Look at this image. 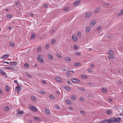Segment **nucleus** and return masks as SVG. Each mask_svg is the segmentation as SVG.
<instances>
[{
  "instance_id": "nucleus-1",
  "label": "nucleus",
  "mask_w": 123,
  "mask_h": 123,
  "mask_svg": "<svg viewBox=\"0 0 123 123\" xmlns=\"http://www.w3.org/2000/svg\"><path fill=\"white\" fill-rule=\"evenodd\" d=\"M110 118L111 123H119L121 120L120 118Z\"/></svg>"
},
{
  "instance_id": "nucleus-2",
  "label": "nucleus",
  "mask_w": 123,
  "mask_h": 123,
  "mask_svg": "<svg viewBox=\"0 0 123 123\" xmlns=\"http://www.w3.org/2000/svg\"><path fill=\"white\" fill-rule=\"evenodd\" d=\"M21 85L19 84H18L17 86L15 88L16 92L18 93L20 92L21 89Z\"/></svg>"
},
{
  "instance_id": "nucleus-3",
  "label": "nucleus",
  "mask_w": 123,
  "mask_h": 123,
  "mask_svg": "<svg viewBox=\"0 0 123 123\" xmlns=\"http://www.w3.org/2000/svg\"><path fill=\"white\" fill-rule=\"evenodd\" d=\"M43 56L41 55H38L37 56V60L40 63L43 62Z\"/></svg>"
},
{
  "instance_id": "nucleus-4",
  "label": "nucleus",
  "mask_w": 123,
  "mask_h": 123,
  "mask_svg": "<svg viewBox=\"0 0 123 123\" xmlns=\"http://www.w3.org/2000/svg\"><path fill=\"white\" fill-rule=\"evenodd\" d=\"M92 15V14L91 12H88L86 13L84 17L86 18H88L91 16Z\"/></svg>"
},
{
  "instance_id": "nucleus-5",
  "label": "nucleus",
  "mask_w": 123,
  "mask_h": 123,
  "mask_svg": "<svg viewBox=\"0 0 123 123\" xmlns=\"http://www.w3.org/2000/svg\"><path fill=\"white\" fill-rule=\"evenodd\" d=\"M9 64L10 66L12 67H14L17 65V63L16 62H9Z\"/></svg>"
},
{
  "instance_id": "nucleus-6",
  "label": "nucleus",
  "mask_w": 123,
  "mask_h": 123,
  "mask_svg": "<svg viewBox=\"0 0 123 123\" xmlns=\"http://www.w3.org/2000/svg\"><path fill=\"white\" fill-rule=\"evenodd\" d=\"M100 123H111L110 118L108 119L107 120L101 121Z\"/></svg>"
},
{
  "instance_id": "nucleus-7",
  "label": "nucleus",
  "mask_w": 123,
  "mask_h": 123,
  "mask_svg": "<svg viewBox=\"0 0 123 123\" xmlns=\"http://www.w3.org/2000/svg\"><path fill=\"white\" fill-rule=\"evenodd\" d=\"M72 81L74 83H78L80 81L78 79L74 78H72Z\"/></svg>"
},
{
  "instance_id": "nucleus-8",
  "label": "nucleus",
  "mask_w": 123,
  "mask_h": 123,
  "mask_svg": "<svg viewBox=\"0 0 123 123\" xmlns=\"http://www.w3.org/2000/svg\"><path fill=\"white\" fill-rule=\"evenodd\" d=\"M72 38L74 42H76L77 41V38L76 35H73Z\"/></svg>"
},
{
  "instance_id": "nucleus-9",
  "label": "nucleus",
  "mask_w": 123,
  "mask_h": 123,
  "mask_svg": "<svg viewBox=\"0 0 123 123\" xmlns=\"http://www.w3.org/2000/svg\"><path fill=\"white\" fill-rule=\"evenodd\" d=\"M30 109L33 111H35L36 112L37 111V110L36 108L34 106L32 105L30 107Z\"/></svg>"
},
{
  "instance_id": "nucleus-10",
  "label": "nucleus",
  "mask_w": 123,
  "mask_h": 123,
  "mask_svg": "<svg viewBox=\"0 0 123 123\" xmlns=\"http://www.w3.org/2000/svg\"><path fill=\"white\" fill-rule=\"evenodd\" d=\"M80 2V0H78L77 1H75L74 3V5L76 6L78 5L79 4Z\"/></svg>"
},
{
  "instance_id": "nucleus-11",
  "label": "nucleus",
  "mask_w": 123,
  "mask_h": 123,
  "mask_svg": "<svg viewBox=\"0 0 123 123\" xmlns=\"http://www.w3.org/2000/svg\"><path fill=\"white\" fill-rule=\"evenodd\" d=\"M5 68L6 69H8L10 70L15 71V69L11 67H6Z\"/></svg>"
},
{
  "instance_id": "nucleus-12",
  "label": "nucleus",
  "mask_w": 123,
  "mask_h": 123,
  "mask_svg": "<svg viewBox=\"0 0 123 123\" xmlns=\"http://www.w3.org/2000/svg\"><path fill=\"white\" fill-rule=\"evenodd\" d=\"M96 24V21L94 20H92L90 23V25H91L94 26Z\"/></svg>"
},
{
  "instance_id": "nucleus-13",
  "label": "nucleus",
  "mask_w": 123,
  "mask_h": 123,
  "mask_svg": "<svg viewBox=\"0 0 123 123\" xmlns=\"http://www.w3.org/2000/svg\"><path fill=\"white\" fill-rule=\"evenodd\" d=\"M56 80L58 82H62V79L59 77H57L55 78Z\"/></svg>"
},
{
  "instance_id": "nucleus-14",
  "label": "nucleus",
  "mask_w": 123,
  "mask_h": 123,
  "mask_svg": "<svg viewBox=\"0 0 123 123\" xmlns=\"http://www.w3.org/2000/svg\"><path fill=\"white\" fill-rule=\"evenodd\" d=\"M108 53L111 55H114V53L111 50H109L108 52Z\"/></svg>"
},
{
  "instance_id": "nucleus-15",
  "label": "nucleus",
  "mask_w": 123,
  "mask_h": 123,
  "mask_svg": "<svg viewBox=\"0 0 123 123\" xmlns=\"http://www.w3.org/2000/svg\"><path fill=\"white\" fill-rule=\"evenodd\" d=\"M8 56L9 55L8 54L5 55L1 57V58L2 59H4L5 58H8Z\"/></svg>"
},
{
  "instance_id": "nucleus-16",
  "label": "nucleus",
  "mask_w": 123,
  "mask_h": 123,
  "mask_svg": "<svg viewBox=\"0 0 123 123\" xmlns=\"http://www.w3.org/2000/svg\"><path fill=\"white\" fill-rule=\"evenodd\" d=\"M36 36V34L35 33H32L31 36V38H32L33 39H34L35 38Z\"/></svg>"
},
{
  "instance_id": "nucleus-17",
  "label": "nucleus",
  "mask_w": 123,
  "mask_h": 123,
  "mask_svg": "<svg viewBox=\"0 0 123 123\" xmlns=\"http://www.w3.org/2000/svg\"><path fill=\"white\" fill-rule=\"evenodd\" d=\"M107 113L109 115H111L112 114V112L110 110H106Z\"/></svg>"
},
{
  "instance_id": "nucleus-18",
  "label": "nucleus",
  "mask_w": 123,
  "mask_h": 123,
  "mask_svg": "<svg viewBox=\"0 0 123 123\" xmlns=\"http://www.w3.org/2000/svg\"><path fill=\"white\" fill-rule=\"evenodd\" d=\"M65 60L68 61H70L71 60V58L69 57H67L64 58Z\"/></svg>"
},
{
  "instance_id": "nucleus-19",
  "label": "nucleus",
  "mask_w": 123,
  "mask_h": 123,
  "mask_svg": "<svg viewBox=\"0 0 123 123\" xmlns=\"http://www.w3.org/2000/svg\"><path fill=\"white\" fill-rule=\"evenodd\" d=\"M76 98L74 94H73L71 96V98L73 100H75L76 99Z\"/></svg>"
},
{
  "instance_id": "nucleus-20",
  "label": "nucleus",
  "mask_w": 123,
  "mask_h": 123,
  "mask_svg": "<svg viewBox=\"0 0 123 123\" xmlns=\"http://www.w3.org/2000/svg\"><path fill=\"white\" fill-rule=\"evenodd\" d=\"M48 55L49 59L50 60H52L53 59V56L49 54H48Z\"/></svg>"
},
{
  "instance_id": "nucleus-21",
  "label": "nucleus",
  "mask_w": 123,
  "mask_h": 123,
  "mask_svg": "<svg viewBox=\"0 0 123 123\" xmlns=\"http://www.w3.org/2000/svg\"><path fill=\"white\" fill-rule=\"evenodd\" d=\"M101 91L102 92L104 93H105L107 92V90L105 88H104L102 89Z\"/></svg>"
},
{
  "instance_id": "nucleus-22",
  "label": "nucleus",
  "mask_w": 123,
  "mask_h": 123,
  "mask_svg": "<svg viewBox=\"0 0 123 123\" xmlns=\"http://www.w3.org/2000/svg\"><path fill=\"white\" fill-rule=\"evenodd\" d=\"M80 64L78 62L75 63L74 64V65L75 66H78L80 65Z\"/></svg>"
},
{
  "instance_id": "nucleus-23",
  "label": "nucleus",
  "mask_w": 123,
  "mask_h": 123,
  "mask_svg": "<svg viewBox=\"0 0 123 123\" xmlns=\"http://www.w3.org/2000/svg\"><path fill=\"white\" fill-rule=\"evenodd\" d=\"M123 15V9H122L120 12L118 14V16H122Z\"/></svg>"
},
{
  "instance_id": "nucleus-24",
  "label": "nucleus",
  "mask_w": 123,
  "mask_h": 123,
  "mask_svg": "<svg viewBox=\"0 0 123 123\" xmlns=\"http://www.w3.org/2000/svg\"><path fill=\"white\" fill-rule=\"evenodd\" d=\"M90 28L89 27H86V31L87 33H88L90 31Z\"/></svg>"
},
{
  "instance_id": "nucleus-25",
  "label": "nucleus",
  "mask_w": 123,
  "mask_h": 123,
  "mask_svg": "<svg viewBox=\"0 0 123 123\" xmlns=\"http://www.w3.org/2000/svg\"><path fill=\"white\" fill-rule=\"evenodd\" d=\"M31 98L32 101L33 102H35L36 101V98L34 96H31Z\"/></svg>"
},
{
  "instance_id": "nucleus-26",
  "label": "nucleus",
  "mask_w": 123,
  "mask_h": 123,
  "mask_svg": "<svg viewBox=\"0 0 123 123\" xmlns=\"http://www.w3.org/2000/svg\"><path fill=\"white\" fill-rule=\"evenodd\" d=\"M18 113L20 115H22L23 113V111H22L21 110L20 111H17Z\"/></svg>"
},
{
  "instance_id": "nucleus-27",
  "label": "nucleus",
  "mask_w": 123,
  "mask_h": 123,
  "mask_svg": "<svg viewBox=\"0 0 123 123\" xmlns=\"http://www.w3.org/2000/svg\"><path fill=\"white\" fill-rule=\"evenodd\" d=\"M65 89L67 91H69L71 90V88L68 86H66L65 87Z\"/></svg>"
},
{
  "instance_id": "nucleus-28",
  "label": "nucleus",
  "mask_w": 123,
  "mask_h": 123,
  "mask_svg": "<svg viewBox=\"0 0 123 123\" xmlns=\"http://www.w3.org/2000/svg\"><path fill=\"white\" fill-rule=\"evenodd\" d=\"M1 74L2 75H4V76L6 77H7V76L6 73L3 71L2 70L1 72Z\"/></svg>"
},
{
  "instance_id": "nucleus-29",
  "label": "nucleus",
  "mask_w": 123,
  "mask_h": 123,
  "mask_svg": "<svg viewBox=\"0 0 123 123\" xmlns=\"http://www.w3.org/2000/svg\"><path fill=\"white\" fill-rule=\"evenodd\" d=\"M45 111L47 114H49L50 113L48 109H46L45 110Z\"/></svg>"
},
{
  "instance_id": "nucleus-30",
  "label": "nucleus",
  "mask_w": 123,
  "mask_h": 123,
  "mask_svg": "<svg viewBox=\"0 0 123 123\" xmlns=\"http://www.w3.org/2000/svg\"><path fill=\"white\" fill-rule=\"evenodd\" d=\"M34 118L35 120L37 121H40V120L39 118L36 117H34Z\"/></svg>"
},
{
  "instance_id": "nucleus-31",
  "label": "nucleus",
  "mask_w": 123,
  "mask_h": 123,
  "mask_svg": "<svg viewBox=\"0 0 123 123\" xmlns=\"http://www.w3.org/2000/svg\"><path fill=\"white\" fill-rule=\"evenodd\" d=\"M102 5L103 6H108L109 5V4L107 3H104Z\"/></svg>"
},
{
  "instance_id": "nucleus-32",
  "label": "nucleus",
  "mask_w": 123,
  "mask_h": 123,
  "mask_svg": "<svg viewBox=\"0 0 123 123\" xmlns=\"http://www.w3.org/2000/svg\"><path fill=\"white\" fill-rule=\"evenodd\" d=\"M49 98L51 99H54L55 97L53 95H50L49 96Z\"/></svg>"
},
{
  "instance_id": "nucleus-33",
  "label": "nucleus",
  "mask_w": 123,
  "mask_h": 123,
  "mask_svg": "<svg viewBox=\"0 0 123 123\" xmlns=\"http://www.w3.org/2000/svg\"><path fill=\"white\" fill-rule=\"evenodd\" d=\"M112 55H109L108 56V59L110 60H112Z\"/></svg>"
},
{
  "instance_id": "nucleus-34",
  "label": "nucleus",
  "mask_w": 123,
  "mask_h": 123,
  "mask_svg": "<svg viewBox=\"0 0 123 123\" xmlns=\"http://www.w3.org/2000/svg\"><path fill=\"white\" fill-rule=\"evenodd\" d=\"M41 50V47L40 46H39L38 48H37V51H40Z\"/></svg>"
},
{
  "instance_id": "nucleus-35",
  "label": "nucleus",
  "mask_w": 123,
  "mask_h": 123,
  "mask_svg": "<svg viewBox=\"0 0 123 123\" xmlns=\"http://www.w3.org/2000/svg\"><path fill=\"white\" fill-rule=\"evenodd\" d=\"M51 44H54L55 43V39H53L51 41Z\"/></svg>"
},
{
  "instance_id": "nucleus-36",
  "label": "nucleus",
  "mask_w": 123,
  "mask_h": 123,
  "mask_svg": "<svg viewBox=\"0 0 123 123\" xmlns=\"http://www.w3.org/2000/svg\"><path fill=\"white\" fill-rule=\"evenodd\" d=\"M69 9V8L68 7H65L63 9L64 11H65L67 12L68 11Z\"/></svg>"
},
{
  "instance_id": "nucleus-37",
  "label": "nucleus",
  "mask_w": 123,
  "mask_h": 123,
  "mask_svg": "<svg viewBox=\"0 0 123 123\" xmlns=\"http://www.w3.org/2000/svg\"><path fill=\"white\" fill-rule=\"evenodd\" d=\"M26 74L27 76H28V77L30 78L32 77V76L31 75L28 73H26Z\"/></svg>"
},
{
  "instance_id": "nucleus-38",
  "label": "nucleus",
  "mask_w": 123,
  "mask_h": 123,
  "mask_svg": "<svg viewBox=\"0 0 123 123\" xmlns=\"http://www.w3.org/2000/svg\"><path fill=\"white\" fill-rule=\"evenodd\" d=\"M10 46L11 47H14V43H10Z\"/></svg>"
},
{
  "instance_id": "nucleus-39",
  "label": "nucleus",
  "mask_w": 123,
  "mask_h": 123,
  "mask_svg": "<svg viewBox=\"0 0 123 123\" xmlns=\"http://www.w3.org/2000/svg\"><path fill=\"white\" fill-rule=\"evenodd\" d=\"M6 91L8 92L9 91V86H6Z\"/></svg>"
},
{
  "instance_id": "nucleus-40",
  "label": "nucleus",
  "mask_w": 123,
  "mask_h": 123,
  "mask_svg": "<svg viewBox=\"0 0 123 123\" xmlns=\"http://www.w3.org/2000/svg\"><path fill=\"white\" fill-rule=\"evenodd\" d=\"M75 54L77 55L80 56L81 55V54L80 53L78 52H75Z\"/></svg>"
},
{
  "instance_id": "nucleus-41",
  "label": "nucleus",
  "mask_w": 123,
  "mask_h": 123,
  "mask_svg": "<svg viewBox=\"0 0 123 123\" xmlns=\"http://www.w3.org/2000/svg\"><path fill=\"white\" fill-rule=\"evenodd\" d=\"M24 66L25 68H28L29 67V65L28 64H25L24 65Z\"/></svg>"
},
{
  "instance_id": "nucleus-42",
  "label": "nucleus",
  "mask_w": 123,
  "mask_h": 123,
  "mask_svg": "<svg viewBox=\"0 0 123 123\" xmlns=\"http://www.w3.org/2000/svg\"><path fill=\"white\" fill-rule=\"evenodd\" d=\"M66 102L68 104H71V101L70 100H68L66 101Z\"/></svg>"
},
{
  "instance_id": "nucleus-43",
  "label": "nucleus",
  "mask_w": 123,
  "mask_h": 123,
  "mask_svg": "<svg viewBox=\"0 0 123 123\" xmlns=\"http://www.w3.org/2000/svg\"><path fill=\"white\" fill-rule=\"evenodd\" d=\"M77 35L79 37H81V34L80 31H78L77 33Z\"/></svg>"
},
{
  "instance_id": "nucleus-44",
  "label": "nucleus",
  "mask_w": 123,
  "mask_h": 123,
  "mask_svg": "<svg viewBox=\"0 0 123 123\" xmlns=\"http://www.w3.org/2000/svg\"><path fill=\"white\" fill-rule=\"evenodd\" d=\"M6 16L8 18H10L12 17V15L9 14H6Z\"/></svg>"
},
{
  "instance_id": "nucleus-45",
  "label": "nucleus",
  "mask_w": 123,
  "mask_h": 123,
  "mask_svg": "<svg viewBox=\"0 0 123 123\" xmlns=\"http://www.w3.org/2000/svg\"><path fill=\"white\" fill-rule=\"evenodd\" d=\"M9 107H7L5 108V111H7L9 110Z\"/></svg>"
},
{
  "instance_id": "nucleus-46",
  "label": "nucleus",
  "mask_w": 123,
  "mask_h": 123,
  "mask_svg": "<svg viewBox=\"0 0 123 123\" xmlns=\"http://www.w3.org/2000/svg\"><path fill=\"white\" fill-rule=\"evenodd\" d=\"M49 44L48 43H47L45 46V48L48 49L49 48Z\"/></svg>"
},
{
  "instance_id": "nucleus-47",
  "label": "nucleus",
  "mask_w": 123,
  "mask_h": 123,
  "mask_svg": "<svg viewBox=\"0 0 123 123\" xmlns=\"http://www.w3.org/2000/svg\"><path fill=\"white\" fill-rule=\"evenodd\" d=\"M74 49H77L78 48L77 46L76 45H74Z\"/></svg>"
},
{
  "instance_id": "nucleus-48",
  "label": "nucleus",
  "mask_w": 123,
  "mask_h": 123,
  "mask_svg": "<svg viewBox=\"0 0 123 123\" xmlns=\"http://www.w3.org/2000/svg\"><path fill=\"white\" fill-rule=\"evenodd\" d=\"M43 7L44 8H47L48 6V5L46 4H44L43 5Z\"/></svg>"
},
{
  "instance_id": "nucleus-49",
  "label": "nucleus",
  "mask_w": 123,
  "mask_h": 123,
  "mask_svg": "<svg viewBox=\"0 0 123 123\" xmlns=\"http://www.w3.org/2000/svg\"><path fill=\"white\" fill-rule=\"evenodd\" d=\"M81 77L83 78H84L87 77V76H86V75H81Z\"/></svg>"
},
{
  "instance_id": "nucleus-50",
  "label": "nucleus",
  "mask_w": 123,
  "mask_h": 123,
  "mask_svg": "<svg viewBox=\"0 0 123 123\" xmlns=\"http://www.w3.org/2000/svg\"><path fill=\"white\" fill-rule=\"evenodd\" d=\"M78 89L83 91H85V89L84 88H78Z\"/></svg>"
},
{
  "instance_id": "nucleus-51",
  "label": "nucleus",
  "mask_w": 123,
  "mask_h": 123,
  "mask_svg": "<svg viewBox=\"0 0 123 123\" xmlns=\"http://www.w3.org/2000/svg\"><path fill=\"white\" fill-rule=\"evenodd\" d=\"M40 92L43 94H45V92L44 91H42Z\"/></svg>"
},
{
  "instance_id": "nucleus-52",
  "label": "nucleus",
  "mask_w": 123,
  "mask_h": 123,
  "mask_svg": "<svg viewBox=\"0 0 123 123\" xmlns=\"http://www.w3.org/2000/svg\"><path fill=\"white\" fill-rule=\"evenodd\" d=\"M80 101H83L84 100V98L82 97H80Z\"/></svg>"
},
{
  "instance_id": "nucleus-53",
  "label": "nucleus",
  "mask_w": 123,
  "mask_h": 123,
  "mask_svg": "<svg viewBox=\"0 0 123 123\" xmlns=\"http://www.w3.org/2000/svg\"><path fill=\"white\" fill-rule=\"evenodd\" d=\"M80 113L82 114H85V112L83 111H80Z\"/></svg>"
},
{
  "instance_id": "nucleus-54",
  "label": "nucleus",
  "mask_w": 123,
  "mask_h": 123,
  "mask_svg": "<svg viewBox=\"0 0 123 123\" xmlns=\"http://www.w3.org/2000/svg\"><path fill=\"white\" fill-rule=\"evenodd\" d=\"M57 56L60 58H61L62 57L61 55L59 54H57Z\"/></svg>"
},
{
  "instance_id": "nucleus-55",
  "label": "nucleus",
  "mask_w": 123,
  "mask_h": 123,
  "mask_svg": "<svg viewBox=\"0 0 123 123\" xmlns=\"http://www.w3.org/2000/svg\"><path fill=\"white\" fill-rule=\"evenodd\" d=\"M101 27L100 26H98L97 28L98 31H100L101 29Z\"/></svg>"
},
{
  "instance_id": "nucleus-56",
  "label": "nucleus",
  "mask_w": 123,
  "mask_h": 123,
  "mask_svg": "<svg viewBox=\"0 0 123 123\" xmlns=\"http://www.w3.org/2000/svg\"><path fill=\"white\" fill-rule=\"evenodd\" d=\"M99 11L98 10V9H95L94 11V12L95 13H96L98 12Z\"/></svg>"
},
{
  "instance_id": "nucleus-57",
  "label": "nucleus",
  "mask_w": 123,
  "mask_h": 123,
  "mask_svg": "<svg viewBox=\"0 0 123 123\" xmlns=\"http://www.w3.org/2000/svg\"><path fill=\"white\" fill-rule=\"evenodd\" d=\"M88 72H91L92 71V69L90 68H89L88 69Z\"/></svg>"
},
{
  "instance_id": "nucleus-58",
  "label": "nucleus",
  "mask_w": 123,
  "mask_h": 123,
  "mask_svg": "<svg viewBox=\"0 0 123 123\" xmlns=\"http://www.w3.org/2000/svg\"><path fill=\"white\" fill-rule=\"evenodd\" d=\"M55 107L58 109H60V107L59 106L57 105H56L55 106Z\"/></svg>"
},
{
  "instance_id": "nucleus-59",
  "label": "nucleus",
  "mask_w": 123,
  "mask_h": 123,
  "mask_svg": "<svg viewBox=\"0 0 123 123\" xmlns=\"http://www.w3.org/2000/svg\"><path fill=\"white\" fill-rule=\"evenodd\" d=\"M42 82L43 83V84H46V82L44 80H43L42 81Z\"/></svg>"
},
{
  "instance_id": "nucleus-60",
  "label": "nucleus",
  "mask_w": 123,
  "mask_h": 123,
  "mask_svg": "<svg viewBox=\"0 0 123 123\" xmlns=\"http://www.w3.org/2000/svg\"><path fill=\"white\" fill-rule=\"evenodd\" d=\"M67 83L69 84V85H72V84L69 81H67Z\"/></svg>"
},
{
  "instance_id": "nucleus-61",
  "label": "nucleus",
  "mask_w": 123,
  "mask_h": 123,
  "mask_svg": "<svg viewBox=\"0 0 123 123\" xmlns=\"http://www.w3.org/2000/svg\"><path fill=\"white\" fill-rule=\"evenodd\" d=\"M15 4L16 5H17L18 6H19V3L18 2H16L15 3Z\"/></svg>"
},
{
  "instance_id": "nucleus-62",
  "label": "nucleus",
  "mask_w": 123,
  "mask_h": 123,
  "mask_svg": "<svg viewBox=\"0 0 123 123\" xmlns=\"http://www.w3.org/2000/svg\"><path fill=\"white\" fill-rule=\"evenodd\" d=\"M54 32H55L54 30H52L51 31V33H50L51 34H53V33H54Z\"/></svg>"
},
{
  "instance_id": "nucleus-63",
  "label": "nucleus",
  "mask_w": 123,
  "mask_h": 123,
  "mask_svg": "<svg viewBox=\"0 0 123 123\" xmlns=\"http://www.w3.org/2000/svg\"><path fill=\"white\" fill-rule=\"evenodd\" d=\"M6 63L7 64H9V63L8 62H5L4 61H3V63Z\"/></svg>"
},
{
  "instance_id": "nucleus-64",
  "label": "nucleus",
  "mask_w": 123,
  "mask_h": 123,
  "mask_svg": "<svg viewBox=\"0 0 123 123\" xmlns=\"http://www.w3.org/2000/svg\"><path fill=\"white\" fill-rule=\"evenodd\" d=\"M67 75L68 76H69L70 75V74L69 73H67Z\"/></svg>"
}]
</instances>
